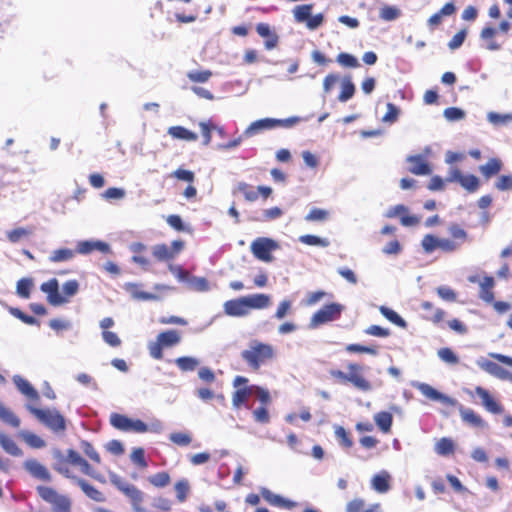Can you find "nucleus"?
<instances>
[{
  "instance_id": "obj_29",
  "label": "nucleus",
  "mask_w": 512,
  "mask_h": 512,
  "mask_svg": "<svg viewBox=\"0 0 512 512\" xmlns=\"http://www.w3.org/2000/svg\"><path fill=\"white\" fill-rule=\"evenodd\" d=\"M481 368L490 375H493L501 380H508L512 378L511 372L493 361L486 360L481 364Z\"/></svg>"
},
{
  "instance_id": "obj_23",
  "label": "nucleus",
  "mask_w": 512,
  "mask_h": 512,
  "mask_svg": "<svg viewBox=\"0 0 512 512\" xmlns=\"http://www.w3.org/2000/svg\"><path fill=\"white\" fill-rule=\"evenodd\" d=\"M495 281L492 276H485L481 282H479V298L485 303L490 304L495 299L494 296Z\"/></svg>"
},
{
  "instance_id": "obj_25",
  "label": "nucleus",
  "mask_w": 512,
  "mask_h": 512,
  "mask_svg": "<svg viewBox=\"0 0 512 512\" xmlns=\"http://www.w3.org/2000/svg\"><path fill=\"white\" fill-rule=\"evenodd\" d=\"M456 12V7L453 2L446 3L440 11L433 14L427 21L431 30H434L442 23L443 16H451Z\"/></svg>"
},
{
  "instance_id": "obj_18",
  "label": "nucleus",
  "mask_w": 512,
  "mask_h": 512,
  "mask_svg": "<svg viewBox=\"0 0 512 512\" xmlns=\"http://www.w3.org/2000/svg\"><path fill=\"white\" fill-rule=\"evenodd\" d=\"M40 289L47 294V300L51 305L58 306L66 302V298L59 292V283L55 278L42 283Z\"/></svg>"
},
{
  "instance_id": "obj_59",
  "label": "nucleus",
  "mask_w": 512,
  "mask_h": 512,
  "mask_svg": "<svg viewBox=\"0 0 512 512\" xmlns=\"http://www.w3.org/2000/svg\"><path fill=\"white\" fill-rule=\"evenodd\" d=\"M252 416L255 422L260 424H267L270 422V414L266 406L257 407L252 411Z\"/></svg>"
},
{
  "instance_id": "obj_28",
  "label": "nucleus",
  "mask_w": 512,
  "mask_h": 512,
  "mask_svg": "<svg viewBox=\"0 0 512 512\" xmlns=\"http://www.w3.org/2000/svg\"><path fill=\"white\" fill-rule=\"evenodd\" d=\"M391 476L387 471H381L371 479L372 488L378 493H386L390 490Z\"/></svg>"
},
{
  "instance_id": "obj_42",
  "label": "nucleus",
  "mask_w": 512,
  "mask_h": 512,
  "mask_svg": "<svg viewBox=\"0 0 512 512\" xmlns=\"http://www.w3.org/2000/svg\"><path fill=\"white\" fill-rule=\"evenodd\" d=\"M0 420L14 428L20 426V419L2 403H0Z\"/></svg>"
},
{
  "instance_id": "obj_47",
  "label": "nucleus",
  "mask_w": 512,
  "mask_h": 512,
  "mask_svg": "<svg viewBox=\"0 0 512 512\" xmlns=\"http://www.w3.org/2000/svg\"><path fill=\"white\" fill-rule=\"evenodd\" d=\"M380 312L386 319H388L393 324H395L399 327H403V328L406 327L405 320L394 310H392L386 306H381Z\"/></svg>"
},
{
  "instance_id": "obj_50",
  "label": "nucleus",
  "mask_w": 512,
  "mask_h": 512,
  "mask_svg": "<svg viewBox=\"0 0 512 512\" xmlns=\"http://www.w3.org/2000/svg\"><path fill=\"white\" fill-rule=\"evenodd\" d=\"M329 218V212L321 208H312L305 216L308 222H324Z\"/></svg>"
},
{
  "instance_id": "obj_48",
  "label": "nucleus",
  "mask_w": 512,
  "mask_h": 512,
  "mask_svg": "<svg viewBox=\"0 0 512 512\" xmlns=\"http://www.w3.org/2000/svg\"><path fill=\"white\" fill-rule=\"evenodd\" d=\"M32 287L33 280L31 278H22L17 282L16 292L21 298L28 299L30 297Z\"/></svg>"
},
{
  "instance_id": "obj_19",
  "label": "nucleus",
  "mask_w": 512,
  "mask_h": 512,
  "mask_svg": "<svg viewBox=\"0 0 512 512\" xmlns=\"http://www.w3.org/2000/svg\"><path fill=\"white\" fill-rule=\"evenodd\" d=\"M475 393L480 397L482 405L488 412L492 414H501L503 412L502 405L492 397L488 390L477 386Z\"/></svg>"
},
{
  "instance_id": "obj_51",
  "label": "nucleus",
  "mask_w": 512,
  "mask_h": 512,
  "mask_svg": "<svg viewBox=\"0 0 512 512\" xmlns=\"http://www.w3.org/2000/svg\"><path fill=\"white\" fill-rule=\"evenodd\" d=\"M237 191L241 192L244 198L249 202H254L258 199V192L253 187L245 182H239L237 185Z\"/></svg>"
},
{
  "instance_id": "obj_34",
  "label": "nucleus",
  "mask_w": 512,
  "mask_h": 512,
  "mask_svg": "<svg viewBox=\"0 0 512 512\" xmlns=\"http://www.w3.org/2000/svg\"><path fill=\"white\" fill-rule=\"evenodd\" d=\"M448 232L451 235L452 239H449L450 242H454L456 244V250L467 240L468 234L467 232L456 223H453L449 226Z\"/></svg>"
},
{
  "instance_id": "obj_22",
  "label": "nucleus",
  "mask_w": 512,
  "mask_h": 512,
  "mask_svg": "<svg viewBox=\"0 0 512 512\" xmlns=\"http://www.w3.org/2000/svg\"><path fill=\"white\" fill-rule=\"evenodd\" d=\"M407 162L411 164L409 172L414 175H429L431 168L422 155H413L407 157Z\"/></svg>"
},
{
  "instance_id": "obj_41",
  "label": "nucleus",
  "mask_w": 512,
  "mask_h": 512,
  "mask_svg": "<svg viewBox=\"0 0 512 512\" xmlns=\"http://www.w3.org/2000/svg\"><path fill=\"white\" fill-rule=\"evenodd\" d=\"M355 94V85L349 77H346L342 81L341 92L338 95L340 102H346L351 99Z\"/></svg>"
},
{
  "instance_id": "obj_6",
  "label": "nucleus",
  "mask_w": 512,
  "mask_h": 512,
  "mask_svg": "<svg viewBox=\"0 0 512 512\" xmlns=\"http://www.w3.org/2000/svg\"><path fill=\"white\" fill-rule=\"evenodd\" d=\"M181 342V333L177 330L170 329L160 332L154 342L148 344L149 354L156 360L163 358V349L178 345Z\"/></svg>"
},
{
  "instance_id": "obj_16",
  "label": "nucleus",
  "mask_w": 512,
  "mask_h": 512,
  "mask_svg": "<svg viewBox=\"0 0 512 512\" xmlns=\"http://www.w3.org/2000/svg\"><path fill=\"white\" fill-rule=\"evenodd\" d=\"M387 218L400 217V223L403 226H415L419 223V218L414 215H408V208L403 204L395 205L385 213Z\"/></svg>"
},
{
  "instance_id": "obj_21",
  "label": "nucleus",
  "mask_w": 512,
  "mask_h": 512,
  "mask_svg": "<svg viewBox=\"0 0 512 512\" xmlns=\"http://www.w3.org/2000/svg\"><path fill=\"white\" fill-rule=\"evenodd\" d=\"M261 496L266 502L275 507L292 509L296 506L295 502L285 499L280 495L274 494L267 488L261 489Z\"/></svg>"
},
{
  "instance_id": "obj_36",
  "label": "nucleus",
  "mask_w": 512,
  "mask_h": 512,
  "mask_svg": "<svg viewBox=\"0 0 512 512\" xmlns=\"http://www.w3.org/2000/svg\"><path fill=\"white\" fill-rule=\"evenodd\" d=\"M125 289L136 300L150 301L157 299V296L155 294L141 291L139 285L135 283H127L125 285Z\"/></svg>"
},
{
  "instance_id": "obj_24",
  "label": "nucleus",
  "mask_w": 512,
  "mask_h": 512,
  "mask_svg": "<svg viewBox=\"0 0 512 512\" xmlns=\"http://www.w3.org/2000/svg\"><path fill=\"white\" fill-rule=\"evenodd\" d=\"M95 250L102 253H109L110 247L107 243L102 241H81L77 245L76 252L79 254H89Z\"/></svg>"
},
{
  "instance_id": "obj_5",
  "label": "nucleus",
  "mask_w": 512,
  "mask_h": 512,
  "mask_svg": "<svg viewBox=\"0 0 512 512\" xmlns=\"http://www.w3.org/2000/svg\"><path fill=\"white\" fill-rule=\"evenodd\" d=\"M109 479L110 482L129 499L134 512H144L142 504L145 495L140 489L124 481L116 473H110Z\"/></svg>"
},
{
  "instance_id": "obj_11",
  "label": "nucleus",
  "mask_w": 512,
  "mask_h": 512,
  "mask_svg": "<svg viewBox=\"0 0 512 512\" xmlns=\"http://www.w3.org/2000/svg\"><path fill=\"white\" fill-rule=\"evenodd\" d=\"M278 248V244L270 238L259 237L255 239L250 246L251 252L258 260L271 262L273 260L272 251Z\"/></svg>"
},
{
  "instance_id": "obj_56",
  "label": "nucleus",
  "mask_w": 512,
  "mask_h": 512,
  "mask_svg": "<svg viewBox=\"0 0 512 512\" xmlns=\"http://www.w3.org/2000/svg\"><path fill=\"white\" fill-rule=\"evenodd\" d=\"M211 76L212 72L210 70H193L187 73L188 79L195 83H205Z\"/></svg>"
},
{
  "instance_id": "obj_20",
  "label": "nucleus",
  "mask_w": 512,
  "mask_h": 512,
  "mask_svg": "<svg viewBox=\"0 0 512 512\" xmlns=\"http://www.w3.org/2000/svg\"><path fill=\"white\" fill-rule=\"evenodd\" d=\"M13 382L17 389L25 395L30 401L38 403L40 396L38 391L23 377L16 375L13 377Z\"/></svg>"
},
{
  "instance_id": "obj_32",
  "label": "nucleus",
  "mask_w": 512,
  "mask_h": 512,
  "mask_svg": "<svg viewBox=\"0 0 512 512\" xmlns=\"http://www.w3.org/2000/svg\"><path fill=\"white\" fill-rule=\"evenodd\" d=\"M167 133L174 139L185 140L189 142H194L198 139V136L195 132L179 125L169 127Z\"/></svg>"
},
{
  "instance_id": "obj_7",
  "label": "nucleus",
  "mask_w": 512,
  "mask_h": 512,
  "mask_svg": "<svg viewBox=\"0 0 512 512\" xmlns=\"http://www.w3.org/2000/svg\"><path fill=\"white\" fill-rule=\"evenodd\" d=\"M36 492L43 501L53 506L54 512H72L71 499L59 494L53 487L39 485L36 487Z\"/></svg>"
},
{
  "instance_id": "obj_27",
  "label": "nucleus",
  "mask_w": 512,
  "mask_h": 512,
  "mask_svg": "<svg viewBox=\"0 0 512 512\" xmlns=\"http://www.w3.org/2000/svg\"><path fill=\"white\" fill-rule=\"evenodd\" d=\"M256 31L261 37L266 38V41H265L266 49L271 50L277 46L278 36L271 31L269 24L258 23L256 26Z\"/></svg>"
},
{
  "instance_id": "obj_44",
  "label": "nucleus",
  "mask_w": 512,
  "mask_h": 512,
  "mask_svg": "<svg viewBox=\"0 0 512 512\" xmlns=\"http://www.w3.org/2000/svg\"><path fill=\"white\" fill-rule=\"evenodd\" d=\"M175 364L181 371H194L199 365V361L196 358L190 356H182L175 359Z\"/></svg>"
},
{
  "instance_id": "obj_37",
  "label": "nucleus",
  "mask_w": 512,
  "mask_h": 512,
  "mask_svg": "<svg viewBox=\"0 0 512 512\" xmlns=\"http://www.w3.org/2000/svg\"><path fill=\"white\" fill-rule=\"evenodd\" d=\"M56 458H57V461L53 465L54 470L66 478H71V479L75 480L76 477L72 476L70 473L69 460H68L67 456H64L60 452H58L56 454Z\"/></svg>"
},
{
  "instance_id": "obj_43",
  "label": "nucleus",
  "mask_w": 512,
  "mask_h": 512,
  "mask_svg": "<svg viewBox=\"0 0 512 512\" xmlns=\"http://www.w3.org/2000/svg\"><path fill=\"white\" fill-rule=\"evenodd\" d=\"M110 423L113 427L121 431H129L131 419L119 413H112Z\"/></svg>"
},
{
  "instance_id": "obj_40",
  "label": "nucleus",
  "mask_w": 512,
  "mask_h": 512,
  "mask_svg": "<svg viewBox=\"0 0 512 512\" xmlns=\"http://www.w3.org/2000/svg\"><path fill=\"white\" fill-rule=\"evenodd\" d=\"M32 227H18L7 232V239L11 243H17L23 238L29 237L33 233Z\"/></svg>"
},
{
  "instance_id": "obj_46",
  "label": "nucleus",
  "mask_w": 512,
  "mask_h": 512,
  "mask_svg": "<svg viewBox=\"0 0 512 512\" xmlns=\"http://www.w3.org/2000/svg\"><path fill=\"white\" fill-rule=\"evenodd\" d=\"M75 256V252L69 248H60L52 252L49 257L51 262H65L71 260Z\"/></svg>"
},
{
  "instance_id": "obj_61",
  "label": "nucleus",
  "mask_w": 512,
  "mask_h": 512,
  "mask_svg": "<svg viewBox=\"0 0 512 512\" xmlns=\"http://www.w3.org/2000/svg\"><path fill=\"white\" fill-rule=\"evenodd\" d=\"M386 108L387 111L382 117V121L390 124L396 122L400 114L399 108L393 103H387Z\"/></svg>"
},
{
  "instance_id": "obj_63",
  "label": "nucleus",
  "mask_w": 512,
  "mask_h": 512,
  "mask_svg": "<svg viewBox=\"0 0 512 512\" xmlns=\"http://www.w3.org/2000/svg\"><path fill=\"white\" fill-rule=\"evenodd\" d=\"M131 460L141 469H145L148 466V463L145 458V451L143 448L134 449L133 452L131 453Z\"/></svg>"
},
{
  "instance_id": "obj_31",
  "label": "nucleus",
  "mask_w": 512,
  "mask_h": 512,
  "mask_svg": "<svg viewBox=\"0 0 512 512\" xmlns=\"http://www.w3.org/2000/svg\"><path fill=\"white\" fill-rule=\"evenodd\" d=\"M459 412H460V416H461L462 420L465 423L469 424L470 426L477 427V428L486 427V422L474 410L469 409V408L460 407Z\"/></svg>"
},
{
  "instance_id": "obj_26",
  "label": "nucleus",
  "mask_w": 512,
  "mask_h": 512,
  "mask_svg": "<svg viewBox=\"0 0 512 512\" xmlns=\"http://www.w3.org/2000/svg\"><path fill=\"white\" fill-rule=\"evenodd\" d=\"M76 484L81 488L83 493L90 499L96 502H104L105 495L93 485L89 484L82 478H75Z\"/></svg>"
},
{
  "instance_id": "obj_14",
  "label": "nucleus",
  "mask_w": 512,
  "mask_h": 512,
  "mask_svg": "<svg viewBox=\"0 0 512 512\" xmlns=\"http://www.w3.org/2000/svg\"><path fill=\"white\" fill-rule=\"evenodd\" d=\"M183 247V241L175 240L172 242L171 247L166 244L155 245L152 249V254L158 261H169L174 259Z\"/></svg>"
},
{
  "instance_id": "obj_35",
  "label": "nucleus",
  "mask_w": 512,
  "mask_h": 512,
  "mask_svg": "<svg viewBox=\"0 0 512 512\" xmlns=\"http://www.w3.org/2000/svg\"><path fill=\"white\" fill-rule=\"evenodd\" d=\"M498 33V30L493 27H484L481 31L480 37L487 42L486 48L491 51L501 49V44L494 40V37Z\"/></svg>"
},
{
  "instance_id": "obj_17",
  "label": "nucleus",
  "mask_w": 512,
  "mask_h": 512,
  "mask_svg": "<svg viewBox=\"0 0 512 512\" xmlns=\"http://www.w3.org/2000/svg\"><path fill=\"white\" fill-rule=\"evenodd\" d=\"M417 389L421 392L423 396L430 400L441 402L442 404L447 406L457 405V400L437 391L435 388H433L431 385L427 383H419L417 385Z\"/></svg>"
},
{
  "instance_id": "obj_54",
  "label": "nucleus",
  "mask_w": 512,
  "mask_h": 512,
  "mask_svg": "<svg viewBox=\"0 0 512 512\" xmlns=\"http://www.w3.org/2000/svg\"><path fill=\"white\" fill-rule=\"evenodd\" d=\"M336 61L346 68H356L360 65L358 59L354 55L345 52L339 53Z\"/></svg>"
},
{
  "instance_id": "obj_49",
  "label": "nucleus",
  "mask_w": 512,
  "mask_h": 512,
  "mask_svg": "<svg viewBox=\"0 0 512 512\" xmlns=\"http://www.w3.org/2000/svg\"><path fill=\"white\" fill-rule=\"evenodd\" d=\"M148 481L154 487L163 488L170 483L171 478L168 472L162 471L149 476Z\"/></svg>"
},
{
  "instance_id": "obj_8",
  "label": "nucleus",
  "mask_w": 512,
  "mask_h": 512,
  "mask_svg": "<svg viewBox=\"0 0 512 512\" xmlns=\"http://www.w3.org/2000/svg\"><path fill=\"white\" fill-rule=\"evenodd\" d=\"M299 121L300 118L295 116L286 119L263 118L252 122L244 131V134L247 137H251L263 130H270L276 127L290 128L297 124Z\"/></svg>"
},
{
  "instance_id": "obj_62",
  "label": "nucleus",
  "mask_w": 512,
  "mask_h": 512,
  "mask_svg": "<svg viewBox=\"0 0 512 512\" xmlns=\"http://www.w3.org/2000/svg\"><path fill=\"white\" fill-rule=\"evenodd\" d=\"M379 15L385 21H393L400 16V10L396 7L385 5L380 9Z\"/></svg>"
},
{
  "instance_id": "obj_52",
  "label": "nucleus",
  "mask_w": 512,
  "mask_h": 512,
  "mask_svg": "<svg viewBox=\"0 0 512 512\" xmlns=\"http://www.w3.org/2000/svg\"><path fill=\"white\" fill-rule=\"evenodd\" d=\"M22 439L32 448L39 449L45 447V441L38 435L31 432H22Z\"/></svg>"
},
{
  "instance_id": "obj_45",
  "label": "nucleus",
  "mask_w": 512,
  "mask_h": 512,
  "mask_svg": "<svg viewBox=\"0 0 512 512\" xmlns=\"http://www.w3.org/2000/svg\"><path fill=\"white\" fill-rule=\"evenodd\" d=\"M312 9H313L312 4H304V5L296 6L293 9V15H294L295 20L299 23L307 22L311 15Z\"/></svg>"
},
{
  "instance_id": "obj_4",
  "label": "nucleus",
  "mask_w": 512,
  "mask_h": 512,
  "mask_svg": "<svg viewBox=\"0 0 512 512\" xmlns=\"http://www.w3.org/2000/svg\"><path fill=\"white\" fill-rule=\"evenodd\" d=\"M26 409L53 432L61 433L65 431L66 421L59 411L40 409L30 403L26 404Z\"/></svg>"
},
{
  "instance_id": "obj_57",
  "label": "nucleus",
  "mask_w": 512,
  "mask_h": 512,
  "mask_svg": "<svg viewBox=\"0 0 512 512\" xmlns=\"http://www.w3.org/2000/svg\"><path fill=\"white\" fill-rule=\"evenodd\" d=\"M188 282L190 289L193 291L205 292L209 290V282L204 277L193 276Z\"/></svg>"
},
{
  "instance_id": "obj_30",
  "label": "nucleus",
  "mask_w": 512,
  "mask_h": 512,
  "mask_svg": "<svg viewBox=\"0 0 512 512\" xmlns=\"http://www.w3.org/2000/svg\"><path fill=\"white\" fill-rule=\"evenodd\" d=\"M374 422L379 430L383 434H389L391 432L393 424V415L388 411H380L374 414Z\"/></svg>"
},
{
  "instance_id": "obj_12",
  "label": "nucleus",
  "mask_w": 512,
  "mask_h": 512,
  "mask_svg": "<svg viewBox=\"0 0 512 512\" xmlns=\"http://www.w3.org/2000/svg\"><path fill=\"white\" fill-rule=\"evenodd\" d=\"M421 246L427 254L434 252L436 249H440L445 253L456 251V244L454 242H450V240L446 238H437L432 234H426L423 237Z\"/></svg>"
},
{
  "instance_id": "obj_33",
  "label": "nucleus",
  "mask_w": 512,
  "mask_h": 512,
  "mask_svg": "<svg viewBox=\"0 0 512 512\" xmlns=\"http://www.w3.org/2000/svg\"><path fill=\"white\" fill-rule=\"evenodd\" d=\"M502 166V161L499 158H490L486 164L479 167V171L486 179H490L501 171Z\"/></svg>"
},
{
  "instance_id": "obj_38",
  "label": "nucleus",
  "mask_w": 512,
  "mask_h": 512,
  "mask_svg": "<svg viewBox=\"0 0 512 512\" xmlns=\"http://www.w3.org/2000/svg\"><path fill=\"white\" fill-rule=\"evenodd\" d=\"M0 445L1 447L12 456H21L22 450L18 447L16 442L5 434H0Z\"/></svg>"
},
{
  "instance_id": "obj_64",
  "label": "nucleus",
  "mask_w": 512,
  "mask_h": 512,
  "mask_svg": "<svg viewBox=\"0 0 512 512\" xmlns=\"http://www.w3.org/2000/svg\"><path fill=\"white\" fill-rule=\"evenodd\" d=\"M291 309L292 301L289 299H284L279 303L275 311L274 317L278 320H281L291 312Z\"/></svg>"
},
{
  "instance_id": "obj_53",
  "label": "nucleus",
  "mask_w": 512,
  "mask_h": 512,
  "mask_svg": "<svg viewBox=\"0 0 512 512\" xmlns=\"http://www.w3.org/2000/svg\"><path fill=\"white\" fill-rule=\"evenodd\" d=\"M299 241L303 244L309 246H320L327 247L329 245V241L325 238H320L316 235L306 234L299 237Z\"/></svg>"
},
{
  "instance_id": "obj_10",
  "label": "nucleus",
  "mask_w": 512,
  "mask_h": 512,
  "mask_svg": "<svg viewBox=\"0 0 512 512\" xmlns=\"http://www.w3.org/2000/svg\"><path fill=\"white\" fill-rule=\"evenodd\" d=\"M343 310L344 306L339 303L333 302L324 305L321 309H319L312 315L309 327L317 328L328 322L338 320L341 317Z\"/></svg>"
},
{
  "instance_id": "obj_55",
  "label": "nucleus",
  "mask_w": 512,
  "mask_h": 512,
  "mask_svg": "<svg viewBox=\"0 0 512 512\" xmlns=\"http://www.w3.org/2000/svg\"><path fill=\"white\" fill-rule=\"evenodd\" d=\"M190 486L186 479H182L176 482L175 484V492L176 498L180 503H183L189 494Z\"/></svg>"
},
{
  "instance_id": "obj_58",
  "label": "nucleus",
  "mask_w": 512,
  "mask_h": 512,
  "mask_svg": "<svg viewBox=\"0 0 512 512\" xmlns=\"http://www.w3.org/2000/svg\"><path fill=\"white\" fill-rule=\"evenodd\" d=\"M335 435L343 447L351 448L353 446V440L349 432H347L342 426H337L335 428Z\"/></svg>"
},
{
  "instance_id": "obj_9",
  "label": "nucleus",
  "mask_w": 512,
  "mask_h": 512,
  "mask_svg": "<svg viewBox=\"0 0 512 512\" xmlns=\"http://www.w3.org/2000/svg\"><path fill=\"white\" fill-rule=\"evenodd\" d=\"M249 379L244 376H236L233 379V387L236 388L232 393V405L235 409L243 406L248 408V400L254 394V386L248 385Z\"/></svg>"
},
{
  "instance_id": "obj_60",
  "label": "nucleus",
  "mask_w": 512,
  "mask_h": 512,
  "mask_svg": "<svg viewBox=\"0 0 512 512\" xmlns=\"http://www.w3.org/2000/svg\"><path fill=\"white\" fill-rule=\"evenodd\" d=\"M438 357L451 365L458 364L459 358L451 348L445 347L438 350Z\"/></svg>"
},
{
  "instance_id": "obj_1",
  "label": "nucleus",
  "mask_w": 512,
  "mask_h": 512,
  "mask_svg": "<svg viewBox=\"0 0 512 512\" xmlns=\"http://www.w3.org/2000/svg\"><path fill=\"white\" fill-rule=\"evenodd\" d=\"M342 364L346 367L347 372L337 368L329 370V375L333 380L343 385L350 384L361 392L372 390V383L365 375L367 368L365 365L353 361H342Z\"/></svg>"
},
{
  "instance_id": "obj_2",
  "label": "nucleus",
  "mask_w": 512,
  "mask_h": 512,
  "mask_svg": "<svg viewBox=\"0 0 512 512\" xmlns=\"http://www.w3.org/2000/svg\"><path fill=\"white\" fill-rule=\"evenodd\" d=\"M271 304V297L267 294L258 293L242 296L236 299L228 300L224 303V313L231 317H244L252 309H265Z\"/></svg>"
},
{
  "instance_id": "obj_15",
  "label": "nucleus",
  "mask_w": 512,
  "mask_h": 512,
  "mask_svg": "<svg viewBox=\"0 0 512 512\" xmlns=\"http://www.w3.org/2000/svg\"><path fill=\"white\" fill-rule=\"evenodd\" d=\"M24 469L35 479L50 482L52 475L48 468L36 459H28L23 464Z\"/></svg>"
},
{
  "instance_id": "obj_3",
  "label": "nucleus",
  "mask_w": 512,
  "mask_h": 512,
  "mask_svg": "<svg viewBox=\"0 0 512 512\" xmlns=\"http://www.w3.org/2000/svg\"><path fill=\"white\" fill-rule=\"evenodd\" d=\"M275 357V349L271 344L258 340L250 342L249 347L241 352V358L253 370L258 371L262 364Z\"/></svg>"
},
{
  "instance_id": "obj_13",
  "label": "nucleus",
  "mask_w": 512,
  "mask_h": 512,
  "mask_svg": "<svg viewBox=\"0 0 512 512\" xmlns=\"http://www.w3.org/2000/svg\"><path fill=\"white\" fill-rule=\"evenodd\" d=\"M446 181L448 183L457 182L470 193L476 192L480 186L479 179L475 175H463L458 168H452L449 171Z\"/></svg>"
},
{
  "instance_id": "obj_39",
  "label": "nucleus",
  "mask_w": 512,
  "mask_h": 512,
  "mask_svg": "<svg viewBox=\"0 0 512 512\" xmlns=\"http://www.w3.org/2000/svg\"><path fill=\"white\" fill-rule=\"evenodd\" d=\"M435 451L438 455L449 456L455 451V444L452 439L443 437L435 445Z\"/></svg>"
}]
</instances>
